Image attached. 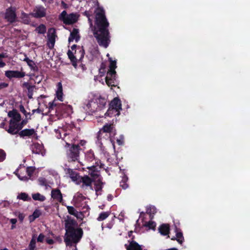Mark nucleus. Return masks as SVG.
Masks as SVG:
<instances>
[{"label": "nucleus", "instance_id": "f257e3e1", "mask_svg": "<svg viewBox=\"0 0 250 250\" xmlns=\"http://www.w3.org/2000/svg\"><path fill=\"white\" fill-rule=\"evenodd\" d=\"M96 13L94 35L100 46L107 48L110 42L108 27L109 23L103 9L99 8Z\"/></svg>", "mask_w": 250, "mask_h": 250}, {"label": "nucleus", "instance_id": "f03ea898", "mask_svg": "<svg viewBox=\"0 0 250 250\" xmlns=\"http://www.w3.org/2000/svg\"><path fill=\"white\" fill-rule=\"evenodd\" d=\"M65 222V233L64 241L66 245L65 250H77V244L81 240L83 234L82 228H78L75 219L67 215Z\"/></svg>", "mask_w": 250, "mask_h": 250}, {"label": "nucleus", "instance_id": "7ed1b4c3", "mask_svg": "<svg viewBox=\"0 0 250 250\" xmlns=\"http://www.w3.org/2000/svg\"><path fill=\"white\" fill-rule=\"evenodd\" d=\"M63 141L65 142L64 147L67 160L69 162L78 161L80 156V146L79 145H75L73 140L68 142L63 138Z\"/></svg>", "mask_w": 250, "mask_h": 250}, {"label": "nucleus", "instance_id": "20e7f679", "mask_svg": "<svg viewBox=\"0 0 250 250\" xmlns=\"http://www.w3.org/2000/svg\"><path fill=\"white\" fill-rule=\"evenodd\" d=\"M85 160L87 162H92L94 160L95 162L92 166L87 167L88 169H92L95 168L97 166H100V167L102 168L104 166L100 160L95 158L94 152L92 150H89L85 153Z\"/></svg>", "mask_w": 250, "mask_h": 250}, {"label": "nucleus", "instance_id": "39448f33", "mask_svg": "<svg viewBox=\"0 0 250 250\" xmlns=\"http://www.w3.org/2000/svg\"><path fill=\"white\" fill-rule=\"evenodd\" d=\"M47 44L49 48H52L55 42V39L57 37L55 28H50L47 32Z\"/></svg>", "mask_w": 250, "mask_h": 250}, {"label": "nucleus", "instance_id": "423d86ee", "mask_svg": "<svg viewBox=\"0 0 250 250\" xmlns=\"http://www.w3.org/2000/svg\"><path fill=\"white\" fill-rule=\"evenodd\" d=\"M78 17L76 14L71 13L67 15L66 12L63 10V24H72L78 21Z\"/></svg>", "mask_w": 250, "mask_h": 250}, {"label": "nucleus", "instance_id": "0eeeda50", "mask_svg": "<svg viewBox=\"0 0 250 250\" xmlns=\"http://www.w3.org/2000/svg\"><path fill=\"white\" fill-rule=\"evenodd\" d=\"M116 71L108 70L105 77V82L109 86H115V81L116 78Z\"/></svg>", "mask_w": 250, "mask_h": 250}, {"label": "nucleus", "instance_id": "6e6552de", "mask_svg": "<svg viewBox=\"0 0 250 250\" xmlns=\"http://www.w3.org/2000/svg\"><path fill=\"white\" fill-rule=\"evenodd\" d=\"M64 170L65 174V177L70 178L72 181L75 182L77 184L78 183L80 176L77 171L69 168H65Z\"/></svg>", "mask_w": 250, "mask_h": 250}, {"label": "nucleus", "instance_id": "1a4fd4ad", "mask_svg": "<svg viewBox=\"0 0 250 250\" xmlns=\"http://www.w3.org/2000/svg\"><path fill=\"white\" fill-rule=\"evenodd\" d=\"M20 130H21V127H20L18 123H17V122L14 121L13 120L9 121V128L6 130L9 133L12 135L19 134Z\"/></svg>", "mask_w": 250, "mask_h": 250}, {"label": "nucleus", "instance_id": "9d476101", "mask_svg": "<svg viewBox=\"0 0 250 250\" xmlns=\"http://www.w3.org/2000/svg\"><path fill=\"white\" fill-rule=\"evenodd\" d=\"M93 179L90 178L88 175H84L83 176H80L79 180L77 184L80 183H82L81 187L84 188L85 187H90V189H93L92 187V183Z\"/></svg>", "mask_w": 250, "mask_h": 250}, {"label": "nucleus", "instance_id": "9b49d317", "mask_svg": "<svg viewBox=\"0 0 250 250\" xmlns=\"http://www.w3.org/2000/svg\"><path fill=\"white\" fill-rule=\"evenodd\" d=\"M30 15L36 18L44 17L46 15V9L41 6H36Z\"/></svg>", "mask_w": 250, "mask_h": 250}, {"label": "nucleus", "instance_id": "f8f14e48", "mask_svg": "<svg viewBox=\"0 0 250 250\" xmlns=\"http://www.w3.org/2000/svg\"><path fill=\"white\" fill-rule=\"evenodd\" d=\"M5 75L9 79L21 78L25 76V73L19 71L7 70L5 72Z\"/></svg>", "mask_w": 250, "mask_h": 250}, {"label": "nucleus", "instance_id": "ddd939ff", "mask_svg": "<svg viewBox=\"0 0 250 250\" xmlns=\"http://www.w3.org/2000/svg\"><path fill=\"white\" fill-rule=\"evenodd\" d=\"M16 15L15 11L12 8H9L6 10L5 15V19L11 23L15 21Z\"/></svg>", "mask_w": 250, "mask_h": 250}, {"label": "nucleus", "instance_id": "4468645a", "mask_svg": "<svg viewBox=\"0 0 250 250\" xmlns=\"http://www.w3.org/2000/svg\"><path fill=\"white\" fill-rule=\"evenodd\" d=\"M70 31V36L68 38V42H73L74 40H75L76 42H78L80 39V36L79 35V30L77 28H73L72 31H71V29H69Z\"/></svg>", "mask_w": 250, "mask_h": 250}, {"label": "nucleus", "instance_id": "2eb2a0df", "mask_svg": "<svg viewBox=\"0 0 250 250\" xmlns=\"http://www.w3.org/2000/svg\"><path fill=\"white\" fill-rule=\"evenodd\" d=\"M134 236L132 238V240L130 242L129 245L126 244L125 246L127 250H142L141 246L136 241H134Z\"/></svg>", "mask_w": 250, "mask_h": 250}, {"label": "nucleus", "instance_id": "dca6fc26", "mask_svg": "<svg viewBox=\"0 0 250 250\" xmlns=\"http://www.w3.org/2000/svg\"><path fill=\"white\" fill-rule=\"evenodd\" d=\"M109 107H113L119 111L122 109L121 101L118 97L114 98L110 102Z\"/></svg>", "mask_w": 250, "mask_h": 250}, {"label": "nucleus", "instance_id": "f3484780", "mask_svg": "<svg viewBox=\"0 0 250 250\" xmlns=\"http://www.w3.org/2000/svg\"><path fill=\"white\" fill-rule=\"evenodd\" d=\"M114 130H115V129L113 125L106 124L103 126L102 128L100 130V134L103 133L105 134L107 133L110 135V133H112Z\"/></svg>", "mask_w": 250, "mask_h": 250}, {"label": "nucleus", "instance_id": "a211bd4d", "mask_svg": "<svg viewBox=\"0 0 250 250\" xmlns=\"http://www.w3.org/2000/svg\"><path fill=\"white\" fill-rule=\"evenodd\" d=\"M8 116L11 118V120H13L14 121L18 123L21 120V116L16 109H13L12 111H10L8 113Z\"/></svg>", "mask_w": 250, "mask_h": 250}, {"label": "nucleus", "instance_id": "6ab92c4d", "mask_svg": "<svg viewBox=\"0 0 250 250\" xmlns=\"http://www.w3.org/2000/svg\"><path fill=\"white\" fill-rule=\"evenodd\" d=\"M24 56L25 58L23 59V61H25L27 62L28 65L30 67L31 70L33 71H38L39 69L36 63L31 60H30L25 54H24Z\"/></svg>", "mask_w": 250, "mask_h": 250}, {"label": "nucleus", "instance_id": "aec40b11", "mask_svg": "<svg viewBox=\"0 0 250 250\" xmlns=\"http://www.w3.org/2000/svg\"><path fill=\"white\" fill-rule=\"evenodd\" d=\"M35 133L34 129H25L19 132V135L21 137H30Z\"/></svg>", "mask_w": 250, "mask_h": 250}, {"label": "nucleus", "instance_id": "412c9836", "mask_svg": "<svg viewBox=\"0 0 250 250\" xmlns=\"http://www.w3.org/2000/svg\"><path fill=\"white\" fill-rule=\"evenodd\" d=\"M158 230L162 235H167L169 232V225L167 224H163L159 227Z\"/></svg>", "mask_w": 250, "mask_h": 250}, {"label": "nucleus", "instance_id": "4be33fe9", "mask_svg": "<svg viewBox=\"0 0 250 250\" xmlns=\"http://www.w3.org/2000/svg\"><path fill=\"white\" fill-rule=\"evenodd\" d=\"M32 151L33 153L43 155L44 151L42 146L39 144H35L32 146Z\"/></svg>", "mask_w": 250, "mask_h": 250}, {"label": "nucleus", "instance_id": "5701e85b", "mask_svg": "<svg viewBox=\"0 0 250 250\" xmlns=\"http://www.w3.org/2000/svg\"><path fill=\"white\" fill-rule=\"evenodd\" d=\"M73 113L72 107L70 105H66L63 104V118H67L70 117Z\"/></svg>", "mask_w": 250, "mask_h": 250}, {"label": "nucleus", "instance_id": "b1692460", "mask_svg": "<svg viewBox=\"0 0 250 250\" xmlns=\"http://www.w3.org/2000/svg\"><path fill=\"white\" fill-rule=\"evenodd\" d=\"M67 55L68 58L70 59L72 65L74 66L75 68H77V59L76 56H74L72 51L70 50H68L67 52Z\"/></svg>", "mask_w": 250, "mask_h": 250}, {"label": "nucleus", "instance_id": "393cba45", "mask_svg": "<svg viewBox=\"0 0 250 250\" xmlns=\"http://www.w3.org/2000/svg\"><path fill=\"white\" fill-rule=\"evenodd\" d=\"M120 114V111H119L113 107H109L108 109L105 113V116L113 117L116 116H119Z\"/></svg>", "mask_w": 250, "mask_h": 250}, {"label": "nucleus", "instance_id": "a878e982", "mask_svg": "<svg viewBox=\"0 0 250 250\" xmlns=\"http://www.w3.org/2000/svg\"><path fill=\"white\" fill-rule=\"evenodd\" d=\"M51 196L53 199H56L60 202H61L62 200V195L59 190H53L51 192Z\"/></svg>", "mask_w": 250, "mask_h": 250}, {"label": "nucleus", "instance_id": "bb28decb", "mask_svg": "<svg viewBox=\"0 0 250 250\" xmlns=\"http://www.w3.org/2000/svg\"><path fill=\"white\" fill-rule=\"evenodd\" d=\"M56 95L59 100L62 101V89L61 82H59L58 83V90L56 91Z\"/></svg>", "mask_w": 250, "mask_h": 250}, {"label": "nucleus", "instance_id": "cd10ccee", "mask_svg": "<svg viewBox=\"0 0 250 250\" xmlns=\"http://www.w3.org/2000/svg\"><path fill=\"white\" fill-rule=\"evenodd\" d=\"M110 134H108L107 133L105 134V133H102V134H100V130H99L97 133V139H98V141H99V142L102 144V141L103 140H106L107 139L110 138Z\"/></svg>", "mask_w": 250, "mask_h": 250}, {"label": "nucleus", "instance_id": "c85d7f7f", "mask_svg": "<svg viewBox=\"0 0 250 250\" xmlns=\"http://www.w3.org/2000/svg\"><path fill=\"white\" fill-rule=\"evenodd\" d=\"M103 183L102 181V178H98L95 183V190L96 192L97 193L99 191H101L103 188Z\"/></svg>", "mask_w": 250, "mask_h": 250}, {"label": "nucleus", "instance_id": "c756f323", "mask_svg": "<svg viewBox=\"0 0 250 250\" xmlns=\"http://www.w3.org/2000/svg\"><path fill=\"white\" fill-rule=\"evenodd\" d=\"M128 181V177L126 175H124L122 177V179L120 182V186L123 189H125L128 187V185L127 183Z\"/></svg>", "mask_w": 250, "mask_h": 250}, {"label": "nucleus", "instance_id": "7c9ffc66", "mask_svg": "<svg viewBox=\"0 0 250 250\" xmlns=\"http://www.w3.org/2000/svg\"><path fill=\"white\" fill-rule=\"evenodd\" d=\"M176 236V238H175V237H173V238H171V240H176L179 244H182L183 242V240H184V237L183 235V233L182 232L177 231Z\"/></svg>", "mask_w": 250, "mask_h": 250}, {"label": "nucleus", "instance_id": "2f4dec72", "mask_svg": "<svg viewBox=\"0 0 250 250\" xmlns=\"http://www.w3.org/2000/svg\"><path fill=\"white\" fill-rule=\"evenodd\" d=\"M110 211H105V212H101L98 217L97 218V220L99 221H102L104 220H105L106 218H107L110 215Z\"/></svg>", "mask_w": 250, "mask_h": 250}, {"label": "nucleus", "instance_id": "473e14b6", "mask_svg": "<svg viewBox=\"0 0 250 250\" xmlns=\"http://www.w3.org/2000/svg\"><path fill=\"white\" fill-rule=\"evenodd\" d=\"M98 106L102 108L104 107L106 104V100L105 98L102 97H99L97 101Z\"/></svg>", "mask_w": 250, "mask_h": 250}, {"label": "nucleus", "instance_id": "72a5a7b5", "mask_svg": "<svg viewBox=\"0 0 250 250\" xmlns=\"http://www.w3.org/2000/svg\"><path fill=\"white\" fill-rule=\"evenodd\" d=\"M32 198L34 200H38L40 201H43L45 199V197L43 195H41L39 193L33 194Z\"/></svg>", "mask_w": 250, "mask_h": 250}, {"label": "nucleus", "instance_id": "f704fd0d", "mask_svg": "<svg viewBox=\"0 0 250 250\" xmlns=\"http://www.w3.org/2000/svg\"><path fill=\"white\" fill-rule=\"evenodd\" d=\"M18 199H21L23 201L31 200V198L29 197L27 194L26 193H21L17 197Z\"/></svg>", "mask_w": 250, "mask_h": 250}, {"label": "nucleus", "instance_id": "c9c22d12", "mask_svg": "<svg viewBox=\"0 0 250 250\" xmlns=\"http://www.w3.org/2000/svg\"><path fill=\"white\" fill-rule=\"evenodd\" d=\"M68 212L69 214L75 216L78 213V211L72 206H66Z\"/></svg>", "mask_w": 250, "mask_h": 250}, {"label": "nucleus", "instance_id": "e433bc0d", "mask_svg": "<svg viewBox=\"0 0 250 250\" xmlns=\"http://www.w3.org/2000/svg\"><path fill=\"white\" fill-rule=\"evenodd\" d=\"M35 30L39 34H44L46 32V27L44 24H41Z\"/></svg>", "mask_w": 250, "mask_h": 250}, {"label": "nucleus", "instance_id": "4c0bfd02", "mask_svg": "<svg viewBox=\"0 0 250 250\" xmlns=\"http://www.w3.org/2000/svg\"><path fill=\"white\" fill-rule=\"evenodd\" d=\"M110 64L109 69L108 70L115 71L117 67L116 61L112 60L111 58H109Z\"/></svg>", "mask_w": 250, "mask_h": 250}, {"label": "nucleus", "instance_id": "58836bf2", "mask_svg": "<svg viewBox=\"0 0 250 250\" xmlns=\"http://www.w3.org/2000/svg\"><path fill=\"white\" fill-rule=\"evenodd\" d=\"M89 169L91 170V169ZM91 170H93V171L90 173V175L93 178V180L101 178L100 174L95 171V168H93Z\"/></svg>", "mask_w": 250, "mask_h": 250}, {"label": "nucleus", "instance_id": "ea45409f", "mask_svg": "<svg viewBox=\"0 0 250 250\" xmlns=\"http://www.w3.org/2000/svg\"><path fill=\"white\" fill-rule=\"evenodd\" d=\"M28 247L29 250H34L36 247V240L34 237L32 238Z\"/></svg>", "mask_w": 250, "mask_h": 250}, {"label": "nucleus", "instance_id": "a19ab883", "mask_svg": "<svg viewBox=\"0 0 250 250\" xmlns=\"http://www.w3.org/2000/svg\"><path fill=\"white\" fill-rule=\"evenodd\" d=\"M83 15L86 16L88 18V22L91 25H92V21L90 17L92 16V14L88 11H85L83 13Z\"/></svg>", "mask_w": 250, "mask_h": 250}, {"label": "nucleus", "instance_id": "79ce46f5", "mask_svg": "<svg viewBox=\"0 0 250 250\" xmlns=\"http://www.w3.org/2000/svg\"><path fill=\"white\" fill-rule=\"evenodd\" d=\"M35 170V168L34 167H27L26 172L29 177H30L32 176V175L33 173V172H34Z\"/></svg>", "mask_w": 250, "mask_h": 250}, {"label": "nucleus", "instance_id": "37998d69", "mask_svg": "<svg viewBox=\"0 0 250 250\" xmlns=\"http://www.w3.org/2000/svg\"><path fill=\"white\" fill-rule=\"evenodd\" d=\"M5 158L6 153L3 150L0 149V162L3 161L5 160Z\"/></svg>", "mask_w": 250, "mask_h": 250}, {"label": "nucleus", "instance_id": "c03bdc74", "mask_svg": "<svg viewBox=\"0 0 250 250\" xmlns=\"http://www.w3.org/2000/svg\"><path fill=\"white\" fill-rule=\"evenodd\" d=\"M146 226L149 229H155V228L156 227V224L155 222H152V221H149L147 225H146Z\"/></svg>", "mask_w": 250, "mask_h": 250}, {"label": "nucleus", "instance_id": "a18cd8bd", "mask_svg": "<svg viewBox=\"0 0 250 250\" xmlns=\"http://www.w3.org/2000/svg\"><path fill=\"white\" fill-rule=\"evenodd\" d=\"M117 144L119 146H122L124 144V137L123 135H121L119 138H118L116 140Z\"/></svg>", "mask_w": 250, "mask_h": 250}, {"label": "nucleus", "instance_id": "49530a36", "mask_svg": "<svg viewBox=\"0 0 250 250\" xmlns=\"http://www.w3.org/2000/svg\"><path fill=\"white\" fill-rule=\"evenodd\" d=\"M20 111H21L22 113H23V114H24V115L26 117H27V115H30V114H30V113H27V112H26V111L25 110V108H24V106H23L22 104H21V105H20Z\"/></svg>", "mask_w": 250, "mask_h": 250}, {"label": "nucleus", "instance_id": "de8ad7c7", "mask_svg": "<svg viewBox=\"0 0 250 250\" xmlns=\"http://www.w3.org/2000/svg\"><path fill=\"white\" fill-rule=\"evenodd\" d=\"M78 219H81V220H83L84 216L82 212H79L76 214L75 216Z\"/></svg>", "mask_w": 250, "mask_h": 250}, {"label": "nucleus", "instance_id": "09e8293b", "mask_svg": "<svg viewBox=\"0 0 250 250\" xmlns=\"http://www.w3.org/2000/svg\"><path fill=\"white\" fill-rule=\"evenodd\" d=\"M39 182L41 185L42 186H46V181L45 178H40L39 179Z\"/></svg>", "mask_w": 250, "mask_h": 250}, {"label": "nucleus", "instance_id": "8fccbe9b", "mask_svg": "<svg viewBox=\"0 0 250 250\" xmlns=\"http://www.w3.org/2000/svg\"><path fill=\"white\" fill-rule=\"evenodd\" d=\"M40 214H41V213L39 210H35L33 212V214L32 215L33 219H35L39 217L40 216Z\"/></svg>", "mask_w": 250, "mask_h": 250}, {"label": "nucleus", "instance_id": "3c124183", "mask_svg": "<svg viewBox=\"0 0 250 250\" xmlns=\"http://www.w3.org/2000/svg\"><path fill=\"white\" fill-rule=\"evenodd\" d=\"M79 52L81 54V57L80 58V59L79 60V62L81 61L82 59L83 58L84 54H85L84 50L83 48L80 49Z\"/></svg>", "mask_w": 250, "mask_h": 250}, {"label": "nucleus", "instance_id": "603ef678", "mask_svg": "<svg viewBox=\"0 0 250 250\" xmlns=\"http://www.w3.org/2000/svg\"><path fill=\"white\" fill-rule=\"evenodd\" d=\"M44 238V235L42 234V233H41L38 238H37V241L40 242H42L43 241V239Z\"/></svg>", "mask_w": 250, "mask_h": 250}, {"label": "nucleus", "instance_id": "864d4df0", "mask_svg": "<svg viewBox=\"0 0 250 250\" xmlns=\"http://www.w3.org/2000/svg\"><path fill=\"white\" fill-rule=\"evenodd\" d=\"M35 88V85H32L27 89L28 93H33L34 88Z\"/></svg>", "mask_w": 250, "mask_h": 250}, {"label": "nucleus", "instance_id": "5fc2aeb1", "mask_svg": "<svg viewBox=\"0 0 250 250\" xmlns=\"http://www.w3.org/2000/svg\"><path fill=\"white\" fill-rule=\"evenodd\" d=\"M27 123V120H23L22 121V122L21 123V124H19V126L20 127H21V129L22 128L23 125H24L26 124Z\"/></svg>", "mask_w": 250, "mask_h": 250}, {"label": "nucleus", "instance_id": "6e6d98bb", "mask_svg": "<svg viewBox=\"0 0 250 250\" xmlns=\"http://www.w3.org/2000/svg\"><path fill=\"white\" fill-rule=\"evenodd\" d=\"M18 217H19V220L21 221V222H22V221L24 218V215H23V213H19Z\"/></svg>", "mask_w": 250, "mask_h": 250}, {"label": "nucleus", "instance_id": "4d7b16f0", "mask_svg": "<svg viewBox=\"0 0 250 250\" xmlns=\"http://www.w3.org/2000/svg\"><path fill=\"white\" fill-rule=\"evenodd\" d=\"M8 86V84L5 83H0V90Z\"/></svg>", "mask_w": 250, "mask_h": 250}, {"label": "nucleus", "instance_id": "13d9d810", "mask_svg": "<svg viewBox=\"0 0 250 250\" xmlns=\"http://www.w3.org/2000/svg\"><path fill=\"white\" fill-rule=\"evenodd\" d=\"M42 112V111L40 109V108H37V109H33L32 110V114H34L35 112H37L38 113H40Z\"/></svg>", "mask_w": 250, "mask_h": 250}, {"label": "nucleus", "instance_id": "bf43d9fd", "mask_svg": "<svg viewBox=\"0 0 250 250\" xmlns=\"http://www.w3.org/2000/svg\"><path fill=\"white\" fill-rule=\"evenodd\" d=\"M55 100L53 101L52 103H49V109H53V106H56V104L55 103Z\"/></svg>", "mask_w": 250, "mask_h": 250}, {"label": "nucleus", "instance_id": "052dcab7", "mask_svg": "<svg viewBox=\"0 0 250 250\" xmlns=\"http://www.w3.org/2000/svg\"><path fill=\"white\" fill-rule=\"evenodd\" d=\"M31 85H30L28 83L25 82L22 84V87H26L27 89L29 88Z\"/></svg>", "mask_w": 250, "mask_h": 250}, {"label": "nucleus", "instance_id": "680f3d73", "mask_svg": "<svg viewBox=\"0 0 250 250\" xmlns=\"http://www.w3.org/2000/svg\"><path fill=\"white\" fill-rule=\"evenodd\" d=\"M46 242L48 244H52L54 243V241L52 239L48 238L46 239Z\"/></svg>", "mask_w": 250, "mask_h": 250}, {"label": "nucleus", "instance_id": "e2e57ef3", "mask_svg": "<svg viewBox=\"0 0 250 250\" xmlns=\"http://www.w3.org/2000/svg\"><path fill=\"white\" fill-rule=\"evenodd\" d=\"M18 177L21 180H27L29 179V178H28L26 176H24V177H21L20 175L18 176Z\"/></svg>", "mask_w": 250, "mask_h": 250}, {"label": "nucleus", "instance_id": "0e129e2a", "mask_svg": "<svg viewBox=\"0 0 250 250\" xmlns=\"http://www.w3.org/2000/svg\"><path fill=\"white\" fill-rule=\"evenodd\" d=\"M113 198V197L112 194H110L107 195V199L108 201H111V200H112Z\"/></svg>", "mask_w": 250, "mask_h": 250}, {"label": "nucleus", "instance_id": "69168bd1", "mask_svg": "<svg viewBox=\"0 0 250 250\" xmlns=\"http://www.w3.org/2000/svg\"><path fill=\"white\" fill-rule=\"evenodd\" d=\"M17 222V220L16 219H11L10 220V222L12 224V225H15Z\"/></svg>", "mask_w": 250, "mask_h": 250}, {"label": "nucleus", "instance_id": "338daca9", "mask_svg": "<svg viewBox=\"0 0 250 250\" xmlns=\"http://www.w3.org/2000/svg\"><path fill=\"white\" fill-rule=\"evenodd\" d=\"M5 65V63L0 61V67H3Z\"/></svg>", "mask_w": 250, "mask_h": 250}, {"label": "nucleus", "instance_id": "774afa93", "mask_svg": "<svg viewBox=\"0 0 250 250\" xmlns=\"http://www.w3.org/2000/svg\"><path fill=\"white\" fill-rule=\"evenodd\" d=\"M80 66H81V68H82V70H83V71H84V70H86V66H85V65H84V64H82H82L80 65Z\"/></svg>", "mask_w": 250, "mask_h": 250}]
</instances>
